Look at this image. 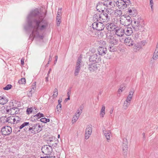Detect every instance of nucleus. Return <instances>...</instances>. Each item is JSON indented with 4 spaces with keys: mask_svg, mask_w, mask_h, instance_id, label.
Here are the masks:
<instances>
[{
    "mask_svg": "<svg viewBox=\"0 0 158 158\" xmlns=\"http://www.w3.org/2000/svg\"><path fill=\"white\" fill-rule=\"evenodd\" d=\"M46 14L40 13L37 9L31 10L27 17V25L24 27L26 30H32V33L29 36V40L32 41L34 38L42 40L43 35H40L39 29L43 31L45 30L48 27V22L44 19Z\"/></svg>",
    "mask_w": 158,
    "mask_h": 158,
    "instance_id": "nucleus-1",
    "label": "nucleus"
},
{
    "mask_svg": "<svg viewBox=\"0 0 158 158\" xmlns=\"http://www.w3.org/2000/svg\"><path fill=\"white\" fill-rule=\"evenodd\" d=\"M29 126L28 131L32 134H35L40 131L42 130V127L41 125L36 124H32L29 122H24L19 127V129H21L25 126Z\"/></svg>",
    "mask_w": 158,
    "mask_h": 158,
    "instance_id": "nucleus-2",
    "label": "nucleus"
},
{
    "mask_svg": "<svg viewBox=\"0 0 158 158\" xmlns=\"http://www.w3.org/2000/svg\"><path fill=\"white\" fill-rule=\"evenodd\" d=\"M1 121L3 120V121L2 123H5L6 122H8L11 124H16L20 122L21 120L20 118L17 116H13L9 117L7 118L6 117H2L0 118Z\"/></svg>",
    "mask_w": 158,
    "mask_h": 158,
    "instance_id": "nucleus-3",
    "label": "nucleus"
},
{
    "mask_svg": "<svg viewBox=\"0 0 158 158\" xmlns=\"http://www.w3.org/2000/svg\"><path fill=\"white\" fill-rule=\"evenodd\" d=\"M143 21L141 19H137L135 20L134 21V24H133V27L135 30L138 31L139 30L141 31H143L144 30V27L143 24Z\"/></svg>",
    "mask_w": 158,
    "mask_h": 158,
    "instance_id": "nucleus-4",
    "label": "nucleus"
},
{
    "mask_svg": "<svg viewBox=\"0 0 158 158\" xmlns=\"http://www.w3.org/2000/svg\"><path fill=\"white\" fill-rule=\"evenodd\" d=\"M120 23L125 26L129 25L131 23V18L128 15H123L121 16L120 19Z\"/></svg>",
    "mask_w": 158,
    "mask_h": 158,
    "instance_id": "nucleus-5",
    "label": "nucleus"
},
{
    "mask_svg": "<svg viewBox=\"0 0 158 158\" xmlns=\"http://www.w3.org/2000/svg\"><path fill=\"white\" fill-rule=\"evenodd\" d=\"M41 150L44 155H50L52 151V148L51 145H45L42 147Z\"/></svg>",
    "mask_w": 158,
    "mask_h": 158,
    "instance_id": "nucleus-6",
    "label": "nucleus"
},
{
    "mask_svg": "<svg viewBox=\"0 0 158 158\" xmlns=\"http://www.w3.org/2000/svg\"><path fill=\"white\" fill-rule=\"evenodd\" d=\"M82 62V58L81 56L78 57L76 62L75 69L74 71V76H77L79 74Z\"/></svg>",
    "mask_w": 158,
    "mask_h": 158,
    "instance_id": "nucleus-7",
    "label": "nucleus"
},
{
    "mask_svg": "<svg viewBox=\"0 0 158 158\" xmlns=\"http://www.w3.org/2000/svg\"><path fill=\"white\" fill-rule=\"evenodd\" d=\"M92 26L94 29L99 31L103 30L105 27L104 24L101 22H95L92 24Z\"/></svg>",
    "mask_w": 158,
    "mask_h": 158,
    "instance_id": "nucleus-8",
    "label": "nucleus"
},
{
    "mask_svg": "<svg viewBox=\"0 0 158 158\" xmlns=\"http://www.w3.org/2000/svg\"><path fill=\"white\" fill-rule=\"evenodd\" d=\"M89 62L98 63L101 60V58L99 55L96 53L90 56L89 58Z\"/></svg>",
    "mask_w": 158,
    "mask_h": 158,
    "instance_id": "nucleus-9",
    "label": "nucleus"
},
{
    "mask_svg": "<svg viewBox=\"0 0 158 158\" xmlns=\"http://www.w3.org/2000/svg\"><path fill=\"white\" fill-rule=\"evenodd\" d=\"M88 69L90 72L96 71L98 69V64L97 63L89 62L88 63Z\"/></svg>",
    "mask_w": 158,
    "mask_h": 158,
    "instance_id": "nucleus-10",
    "label": "nucleus"
},
{
    "mask_svg": "<svg viewBox=\"0 0 158 158\" xmlns=\"http://www.w3.org/2000/svg\"><path fill=\"white\" fill-rule=\"evenodd\" d=\"M128 142L127 139L124 138L123 140V143L122 145V148L123 151V154L124 157L127 156L128 151Z\"/></svg>",
    "mask_w": 158,
    "mask_h": 158,
    "instance_id": "nucleus-11",
    "label": "nucleus"
},
{
    "mask_svg": "<svg viewBox=\"0 0 158 158\" xmlns=\"http://www.w3.org/2000/svg\"><path fill=\"white\" fill-rule=\"evenodd\" d=\"M12 132V128L9 126H5L2 127L1 130L2 135H9Z\"/></svg>",
    "mask_w": 158,
    "mask_h": 158,
    "instance_id": "nucleus-12",
    "label": "nucleus"
},
{
    "mask_svg": "<svg viewBox=\"0 0 158 158\" xmlns=\"http://www.w3.org/2000/svg\"><path fill=\"white\" fill-rule=\"evenodd\" d=\"M100 18L99 21L102 22H107L110 19V17H109L108 14L105 13H102L100 14Z\"/></svg>",
    "mask_w": 158,
    "mask_h": 158,
    "instance_id": "nucleus-13",
    "label": "nucleus"
},
{
    "mask_svg": "<svg viewBox=\"0 0 158 158\" xmlns=\"http://www.w3.org/2000/svg\"><path fill=\"white\" fill-rule=\"evenodd\" d=\"M98 51L99 55L100 56H103L107 52V48L102 47L99 46L98 48Z\"/></svg>",
    "mask_w": 158,
    "mask_h": 158,
    "instance_id": "nucleus-14",
    "label": "nucleus"
},
{
    "mask_svg": "<svg viewBox=\"0 0 158 158\" xmlns=\"http://www.w3.org/2000/svg\"><path fill=\"white\" fill-rule=\"evenodd\" d=\"M106 29L110 32L115 30L117 27L113 23H108L106 24Z\"/></svg>",
    "mask_w": 158,
    "mask_h": 158,
    "instance_id": "nucleus-15",
    "label": "nucleus"
},
{
    "mask_svg": "<svg viewBox=\"0 0 158 158\" xmlns=\"http://www.w3.org/2000/svg\"><path fill=\"white\" fill-rule=\"evenodd\" d=\"M115 33L118 36L122 37L124 34L123 29L117 27L115 29Z\"/></svg>",
    "mask_w": 158,
    "mask_h": 158,
    "instance_id": "nucleus-16",
    "label": "nucleus"
},
{
    "mask_svg": "<svg viewBox=\"0 0 158 158\" xmlns=\"http://www.w3.org/2000/svg\"><path fill=\"white\" fill-rule=\"evenodd\" d=\"M123 30L124 33L127 35H130L133 33L132 28L131 27H127H127L123 29Z\"/></svg>",
    "mask_w": 158,
    "mask_h": 158,
    "instance_id": "nucleus-17",
    "label": "nucleus"
},
{
    "mask_svg": "<svg viewBox=\"0 0 158 158\" xmlns=\"http://www.w3.org/2000/svg\"><path fill=\"white\" fill-rule=\"evenodd\" d=\"M81 113V112L79 110H78L77 112L73 118L72 120V123H75L77 121Z\"/></svg>",
    "mask_w": 158,
    "mask_h": 158,
    "instance_id": "nucleus-18",
    "label": "nucleus"
},
{
    "mask_svg": "<svg viewBox=\"0 0 158 158\" xmlns=\"http://www.w3.org/2000/svg\"><path fill=\"white\" fill-rule=\"evenodd\" d=\"M124 42L127 45L129 46H132L134 44L133 39L130 37L126 38L124 40Z\"/></svg>",
    "mask_w": 158,
    "mask_h": 158,
    "instance_id": "nucleus-19",
    "label": "nucleus"
},
{
    "mask_svg": "<svg viewBox=\"0 0 158 158\" xmlns=\"http://www.w3.org/2000/svg\"><path fill=\"white\" fill-rule=\"evenodd\" d=\"M125 2L124 0H119L117 4L119 8L122 9H124L126 8Z\"/></svg>",
    "mask_w": 158,
    "mask_h": 158,
    "instance_id": "nucleus-20",
    "label": "nucleus"
},
{
    "mask_svg": "<svg viewBox=\"0 0 158 158\" xmlns=\"http://www.w3.org/2000/svg\"><path fill=\"white\" fill-rule=\"evenodd\" d=\"M118 40L116 36H114L108 42L111 44L115 45L118 44Z\"/></svg>",
    "mask_w": 158,
    "mask_h": 158,
    "instance_id": "nucleus-21",
    "label": "nucleus"
},
{
    "mask_svg": "<svg viewBox=\"0 0 158 158\" xmlns=\"http://www.w3.org/2000/svg\"><path fill=\"white\" fill-rule=\"evenodd\" d=\"M105 5L102 3H98L97 5V8L98 10L99 9L100 10H99L100 12L101 11L100 10H101L102 12H103L104 11V9H105Z\"/></svg>",
    "mask_w": 158,
    "mask_h": 158,
    "instance_id": "nucleus-22",
    "label": "nucleus"
},
{
    "mask_svg": "<svg viewBox=\"0 0 158 158\" xmlns=\"http://www.w3.org/2000/svg\"><path fill=\"white\" fill-rule=\"evenodd\" d=\"M103 132L104 134L107 141L108 142L110 139V135L111 134L110 131H106L103 130Z\"/></svg>",
    "mask_w": 158,
    "mask_h": 158,
    "instance_id": "nucleus-23",
    "label": "nucleus"
},
{
    "mask_svg": "<svg viewBox=\"0 0 158 158\" xmlns=\"http://www.w3.org/2000/svg\"><path fill=\"white\" fill-rule=\"evenodd\" d=\"M132 39L136 42H139L140 40V39L139 38L138 33H136L133 34L132 35Z\"/></svg>",
    "mask_w": 158,
    "mask_h": 158,
    "instance_id": "nucleus-24",
    "label": "nucleus"
},
{
    "mask_svg": "<svg viewBox=\"0 0 158 158\" xmlns=\"http://www.w3.org/2000/svg\"><path fill=\"white\" fill-rule=\"evenodd\" d=\"M137 43L135 44L133 47V50L135 52H137L139 51L141 48L140 44L139 42H137Z\"/></svg>",
    "mask_w": 158,
    "mask_h": 158,
    "instance_id": "nucleus-25",
    "label": "nucleus"
},
{
    "mask_svg": "<svg viewBox=\"0 0 158 158\" xmlns=\"http://www.w3.org/2000/svg\"><path fill=\"white\" fill-rule=\"evenodd\" d=\"M8 102L7 99L4 96H0V104L4 105Z\"/></svg>",
    "mask_w": 158,
    "mask_h": 158,
    "instance_id": "nucleus-26",
    "label": "nucleus"
},
{
    "mask_svg": "<svg viewBox=\"0 0 158 158\" xmlns=\"http://www.w3.org/2000/svg\"><path fill=\"white\" fill-rule=\"evenodd\" d=\"M36 89V82H35L32 83L31 86V90L29 91V93L32 94L34 93L35 92Z\"/></svg>",
    "mask_w": 158,
    "mask_h": 158,
    "instance_id": "nucleus-27",
    "label": "nucleus"
},
{
    "mask_svg": "<svg viewBox=\"0 0 158 158\" xmlns=\"http://www.w3.org/2000/svg\"><path fill=\"white\" fill-rule=\"evenodd\" d=\"M62 101V99H59L58 100V104L56 106V109H57V111L59 112H60L61 110V103Z\"/></svg>",
    "mask_w": 158,
    "mask_h": 158,
    "instance_id": "nucleus-28",
    "label": "nucleus"
},
{
    "mask_svg": "<svg viewBox=\"0 0 158 158\" xmlns=\"http://www.w3.org/2000/svg\"><path fill=\"white\" fill-rule=\"evenodd\" d=\"M100 14L101 13L100 12H98L95 14L93 15L94 19L98 21H99L100 18Z\"/></svg>",
    "mask_w": 158,
    "mask_h": 158,
    "instance_id": "nucleus-29",
    "label": "nucleus"
},
{
    "mask_svg": "<svg viewBox=\"0 0 158 158\" xmlns=\"http://www.w3.org/2000/svg\"><path fill=\"white\" fill-rule=\"evenodd\" d=\"M158 59V51H155L154 52L152 59L151 60V61L157 60Z\"/></svg>",
    "mask_w": 158,
    "mask_h": 158,
    "instance_id": "nucleus-30",
    "label": "nucleus"
},
{
    "mask_svg": "<svg viewBox=\"0 0 158 158\" xmlns=\"http://www.w3.org/2000/svg\"><path fill=\"white\" fill-rule=\"evenodd\" d=\"M106 37L107 38V40L108 42L109 40L112 38V37H113L114 36H113L112 35V33H111V32L108 31L107 33L106 34Z\"/></svg>",
    "mask_w": 158,
    "mask_h": 158,
    "instance_id": "nucleus-31",
    "label": "nucleus"
},
{
    "mask_svg": "<svg viewBox=\"0 0 158 158\" xmlns=\"http://www.w3.org/2000/svg\"><path fill=\"white\" fill-rule=\"evenodd\" d=\"M114 14L116 16H120L122 15V11L120 10H115Z\"/></svg>",
    "mask_w": 158,
    "mask_h": 158,
    "instance_id": "nucleus-32",
    "label": "nucleus"
},
{
    "mask_svg": "<svg viewBox=\"0 0 158 158\" xmlns=\"http://www.w3.org/2000/svg\"><path fill=\"white\" fill-rule=\"evenodd\" d=\"M105 107L104 105H102V109L101 110L100 115L103 117L105 114Z\"/></svg>",
    "mask_w": 158,
    "mask_h": 158,
    "instance_id": "nucleus-33",
    "label": "nucleus"
},
{
    "mask_svg": "<svg viewBox=\"0 0 158 158\" xmlns=\"http://www.w3.org/2000/svg\"><path fill=\"white\" fill-rule=\"evenodd\" d=\"M92 128L89 126H88L86 129L85 132L89 133L91 135L92 132Z\"/></svg>",
    "mask_w": 158,
    "mask_h": 158,
    "instance_id": "nucleus-34",
    "label": "nucleus"
},
{
    "mask_svg": "<svg viewBox=\"0 0 158 158\" xmlns=\"http://www.w3.org/2000/svg\"><path fill=\"white\" fill-rule=\"evenodd\" d=\"M130 102H129L125 101L124 102L123 105V107L124 108V109L125 110L127 109L129 106L130 105Z\"/></svg>",
    "mask_w": 158,
    "mask_h": 158,
    "instance_id": "nucleus-35",
    "label": "nucleus"
},
{
    "mask_svg": "<svg viewBox=\"0 0 158 158\" xmlns=\"http://www.w3.org/2000/svg\"><path fill=\"white\" fill-rule=\"evenodd\" d=\"M4 110V112L6 114L11 115V108H10L9 109H7V108H5Z\"/></svg>",
    "mask_w": 158,
    "mask_h": 158,
    "instance_id": "nucleus-36",
    "label": "nucleus"
},
{
    "mask_svg": "<svg viewBox=\"0 0 158 158\" xmlns=\"http://www.w3.org/2000/svg\"><path fill=\"white\" fill-rule=\"evenodd\" d=\"M40 120L41 122L44 123H46L50 121L49 119L46 118H42L40 119Z\"/></svg>",
    "mask_w": 158,
    "mask_h": 158,
    "instance_id": "nucleus-37",
    "label": "nucleus"
},
{
    "mask_svg": "<svg viewBox=\"0 0 158 158\" xmlns=\"http://www.w3.org/2000/svg\"><path fill=\"white\" fill-rule=\"evenodd\" d=\"M109 50L110 52H114L116 51V49L115 47L114 46H110L109 48Z\"/></svg>",
    "mask_w": 158,
    "mask_h": 158,
    "instance_id": "nucleus-38",
    "label": "nucleus"
},
{
    "mask_svg": "<svg viewBox=\"0 0 158 158\" xmlns=\"http://www.w3.org/2000/svg\"><path fill=\"white\" fill-rule=\"evenodd\" d=\"M44 116V115L42 113H39L38 114H37L36 115H35V116H34V117H35V118H40L41 117H43Z\"/></svg>",
    "mask_w": 158,
    "mask_h": 158,
    "instance_id": "nucleus-39",
    "label": "nucleus"
},
{
    "mask_svg": "<svg viewBox=\"0 0 158 158\" xmlns=\"http://www.w3.org/2000/svg\"><path fill=\"white\" fill-rule=\"evenodd\" d=\"M58 95V90L56 88L54 89L52 96L53 98L56 97Z\"/></svg>",
    "mask_w": 158,
    "mask_h": 158,
    "instance_id": "nucleus-40",
    "label": "nucleus"
},
{
    "mask_svg": "<svg viewBox=\"0 0 158 158\" xmlns=\"http://www.w3.org/2000/svg\"><path fill=\"white\" fill-rule=\"evenodd\" d=\"M54 139H55L54 137H50L48 140V143L49 144V145H51L52 142L53 141Z\"/></svg>",
    "mask_w": 158,
    "mask_h": 158,
    "instance_id": "nucleus-41",
    "label": "nucleus"
},
{
    "mask_svg": "<svg viewBox=\"0 0 158 158\" xmlns=\"http://www.w3.org/2000/svg\"><path fill=\"white\" fill-rule=\"evenodd\" d=\"M19 83L20 84H24L26 82V80L25 78H22L19 81Z\"/></svg>",
    "mask_w": 158,
    "mask_h": 158,
    "instance_id": "nucleus-42",
    "label": "nucleus"
},
{
    "mask_svg": "<svg viewBox=\"0 0 158 158\" xmlns=\"http://www.w3.org/2000/svg\"><path fill=\"white\" fill-rule=\"evenodd\" d=\"M125 2V6L126 8L128 6L131 4L130 1L129 0H124Z\"/></svg>",
    "mask_w": 158,
    "mask_h": 158,
    "instance_id": "nucleus-43",
    "label": "nucleus"
},
{
    "mask_svg": "<svg viewBox=\"0 0 158 158\" xmlns=\"http://www.w3.org/2000/svg\"><path fill=\"white\" fill-rule=\"evenodd\" d=\"M106 11L109 14H111L112 13H113L114 11L110 8H108L106 10Z\"/></svg>",
    "mask_w": 158,
    "mask_h": 158,
    "instance_id": "nucleus-44",
    "label": "nucleus"
},
{
    "mask_svg": "<svg viewBox=\"0 0 158 158\" xmlns=\"http://www.w3.org/2000/svg\"><path fill=\"white\" fill-rule=\"evenodd\" d=\"M12 86L10 84L7 85L6 87L3 88V89L4 90H8L10 89H11Z\"/></svg>",
    "mask_w": 158,
    "mask_h": 158,
    "instance_id": "nucleus-45",
    "label": "nucleus"
},
{
    "mask_svg": "<svg viewBox=\"0 0 158 158\" xmlns=\"http://www.w3.org/2000/svg\"><path fill=\"white\" fill-rule=\"evenodd\" d=\"M33 109L32 108H27V109L26 112L27 114L31 113L33 111Z\"/></svg>",
    "mask_w": 158,
    "mask_h": 158,
    "instance_id": "nucleus-46",
    "label": "nucleus"
},
{
    "mask_svg": "<svg viewBox=\"0 0 158 158\" xmlns=\"http://www.w3.org/2000/svg\"><path fill=\"white\" fill-rule=\"evenodd\" d=\"M60 18H61L56 17V24L58 26H60V24L61 22V21L60 20Z\"/></svg>",
    "mask_w": 158,
    "mask_h": 158,
    "instance_id": "nucleus-47",
    "label": "nucleus"
},
{
    "mask_svg": "<svg viewBox=\"0 0 158 158\" xmlns=\"http://www.w3.org/2000/svg\"><path fill=\"white\" fill-rule=\"evenodd\" d=\"M134 92V91L133 90H131L129 92V94L128 97L132 98L133 94Z\"/></svg>",
    "mask_w": 158,
    "mask_h": 158,
    "instance_id": "nucleus-48",
    "label": "nucleus"
},
{
    "mask_svg": "<svg viewBox=\"0 0 158 158\" xmlns=\"http://www.w3.org/2000/svg\"><path fill=\"white\" fill-rule=\"evenodd\" d=\"M150 0V5L151 6V7L152 10H153V2L152 0Z\"/></svg>",
    "mask_w": 158,
    "mask_h": 158,
    "instance_id": "nucleus-49",
    "label": "nucleus"
},
{
    "mask_svg": "<svg viewBox=\"0 0 158 158\" xmlns=\"http://www.w3.org/2000/svg\"><path fill=\"white\" fill-rule=\"evenodd\" d=\"M90 135L91 134H90L89 133H88L85 132V139H87L89 138Z\"/></svg>",
    "mask_w": 158,
    "mask_h": 158,
    "instance_id": "nucleus-50",
    "label": "nucleus"
},
{
    "mask_svg": "<svg viewBox=\"0 0 158 158\" xmlns=\"http://www.w3.org/2000/svg\"><path fill=\"white\" fill-rule=\"evenodd\" d=\"M16 108H11V115H14L15 114V109Z\"/></svg>",
    "mask_w": 158,
    "mask_h": 158,
    "instance_id": "nucleus-51",
    "label": "nucleus"
},
{
    "mask_svg": "<svg viewBox=\"0 0 158 158\" xmlns=\"http://www.w3.org/2000/svg\"><path fill=\"white\" fill-rule=\"evenodd\" d=\"M61 12H60V10H58L56 17L61 18Z\"/></svg>",
    "mask_w": 158,
    "mask_h": 158,
    "instance_id": "nucleus-52",
    "label": "nucleus"
},
{
    "mask_svg": "<svg viewBox=\"0 0 158 158\" xmlns=\"http://www.w3.org/2000/svg\"><path fill=\"white\" fill-rule=\"evenodd\" d=\"M120 89H121V92H122L125 89L124 86L123 85H121L120 86Z\"/></svg>",
    "mask_w": 158,
    "mask_h": 158,
    "instance_id": "nucleus-53",
    "label": "nucleus"
},
{
    "mask_svg": "<svg viewBox=\"0 0 158 158\" xmlns=\"http://www.w3.org/2000/svg\"><path fill=\"white\" fill-rule=\"evenodd\" d=\"M57 143L56 142L55 143H52L51 145L52 148V147L54 148V147H56V145H57Z\"/></svg>",
    "mask_w": 158,
    "mask_h": 158,
    "instance_id": "nucleus-54",
    "label": "nucleus"
},
{
    "mask_svg": "<svg viewBox=\"0 0 158 158\" xmlns=\"http://www.w3.org/2000/svg\"><path fill=\"white\" fill-rule=\"evenodd\" d=\"M131 98L127 97V98L126 100V101L129 102H130V101H131Z\"/></svg>",
    "mask_w": 158,
    "mask_h": 158,
    "instance_id": "nucleus-55",
    "label": "nucleus"
},
{
    "mask_svg": "<svg viewBox=\"0 0 158 158\" xmlns=\"http://www.w3.org/2000/svg\"><path fill=\"white\" fill-rule=\"evenodd\" d=\"M135 11L134 10H133L132 9H129L128 10V12H129V13L130 14V15H131L132 14H133V12H134Z\"/></svg>",
    "mask_w": 158,
    "mask_h": 158,
    "instance_id": "nucleus-56",
    "label": "nucleus"
},
{
    "mask_svg": "<svg viewBox=\"0 0 158 158\" xmlns=\"http://www.w3.org/2000/svg\"><path fill=\"white\" fill-rule=\"evenodd\" d=\"M71 94V89H69L68 90V92H67V95L68 97H70V95Z\"/></svg>",
    "mask_w": 158,
    "mask_h": 158,
    "instance_id": "nucleus-57",
    "label": "nucleus"
},
{
    "mask_svg": "<svg viewBox=\"0 0 158 158\" xmlns=\"http://www.w3.org/2000/svg\"><path fill=\"white\" fill-rule=\"evenodd\" d=\"M15 114H17L19 112V109L17 108H16V109H15Z\"/></svg>",
    "mask_w": 158,
    "mask_h": 158,
    "instance_id": "nucleus-58",
    "label": "nucleus"
},
{
    "mask_svg": "<svg viewBox=\"0 0 158 158\" xmlns=\"http://www.w3.org/2000/svg\"><path fill=\"white\" fill-rule=\"evenodd\" d=\"M25 127L24 128V130L25 131H26L27 130H28V131H28V129H29V126H25Z\"/></svg>",
    "mask_w": 158,
    "mask_h": 158,
    "instance_id": "nucleus-59",
    "label": "nucleus"
},
{
    "mask_svg": "<svg viewBox=\"0 0 158 158\" xmlns=\"http://www.w3.org/2000/svg\"><path fill=\"white\" fill-rule=\"evenodd\" d=\"M83 109V106L82 105L80 107V110H79L80 111L82 112V111Z\"/></svg>",
    "mask_w": 158,
    "mask_h": 158,
    "instance_id": "nucleus-60",
    "label": "nucleus"
},
{
    "mask_svg": "<svg viewBox=\"0 0 158 158\" xmlns=\"http://www.w3.org/2000/svg\"><path fill=\"white\" fill-rule=\"evenodd\" d=\"M51 70H51V69H49V70L48 72L47 73V76H49V74L51 71Z\"/></svg>",
    "mask_w": 158,
    "mask_h": 158,
    "instance_id": "nucleus-61",
    "label": "nucleus"
},
{
    "mask_svg": "<svg viewBox=\"0 0 158 158\" xmlns=\"http://www.w3.org/2000/svg\"><path fill=\"white\" fill-rule=\"evenodd\" d=\"M48 158H56V157L54 156H48Z\"/></svg>",
    "mask_w": 158,
    "mask_h": 158,
    "instance_id": "nucleus-62",
    "label": "nucleus"
},
{
    "mask_svg": "<svg viewBox=\"0 0 158 158\" xmlns=\"http://www.w3.org/2000/svg\"><path fill=\"white\" fill-rule=\"evenodd\" d=\"M21 64L22 65L24 64V60L23 59H22L21 60Z\"/></svg>",
    "mask_w": 158,
    "mask_h": 158,
    "instance_id": "nucleus-63",
    "label": "nucleus"
},
{
    "mask_svg": "<svg viewBox=\"0 0 158 158\" xmlns=\"http://www.w3.org/2000/svg\"><path fill=\"white\" fill-rule=\"evenodd\" d=\"M158 51V42L156 45V49L155 50V51Z\"/></svg>",
    "mask_w": 158,
    "mask_h": 158,
    "instance_id": "nucleus-64",
    "label": "nucleus"
}]
</instances>
